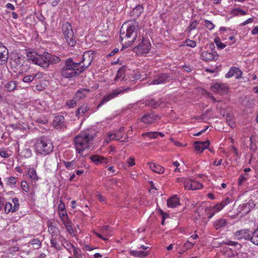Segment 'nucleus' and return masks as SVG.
Here are the masks:
<instances>
[{
	"instance_id": "f257e3e1",
	"label": "nucleus",
	"mask_w": 258,
	"mask_h": 258,
	"mask_svg": "<svg viewBox=\"0 0 258 258\" xmlns=\"http://www.w3.org/2000/svg\"><path fill=\"white\" fill-rule=\"evenodd\" d=\"M138 32L136 26L133 23H124L120 30V39L123 47L127 48L135 41Z\"/></svg>"
},
{
	"instance_id": "f03ea898",
	"label": "nucleus",
	"mask_w": 258,
	"mask_h": 258,
	"mask_svg": "<svg viewBox=\"0 0 258 258\" xmlns=\"http://www.w3.org/2000/svg\"><path fill=\"white\" fill-rule=\"evenodd\" d=\"M80 62H74L71 58H68L65 61L64 66L60 71L61 75L65 78H71L77 76L83 72V68H80Z\"/></svg>"
},
{
	"instance_id": "7ed1b4c3",
	"label": "nucleus",
	"mask_w": 258,
	"mask_h": 258,
	"mask_svg": "<svg viewBox=\"0 0 258 258\" xmlns=\"http://www.w3.org/2000/svg\"><path fill=\"white\" fill-rule=\"evenodd\" d=\"M93 138L89 133H82L74 139V145L76 150L78 154L83 153V151L88 149L90 143Z\"/></svg>"
},
{
	"instance_id": "20e7f679",
	"label": "nucleus",
	"mask_w": 258,
	"mask_h": 258,
	"mask_svg": "<svg viewBox=\"0 0 258 258\" xmlns=\"http://www.w3.org/2000/svg\"><path fill=\"white\" fill-rule=\"evenodd\" d=\"M35 149L37 153L45 156L52 151L53 146L51 143L43 138H41L36 140Z\"/></svg>"
},
{
	"instance_id": "39448f33",
	"label": "nucleus",
	"mask_w": 258,
	"mask_h": 258,
	"mask_svg": "<svg viewBox=\"0 0 258 258\" xmlns=\"http://www.w3.org/2000/svg\"><path fill=\"white\" fill-rule=\"evenodd\" d=\"M49 53L47 52H44L42 54L32 53L29 56V59L31 60L33 63L37 64L44 69H47L49 67L48 58Z\"/></svg>"
},
{
	"instance_id": "423d86ee",
	"label": "nucleus",
	"mask_w": 258,
	"mask_h": 258,
	"mask_svg": "<svg viewBox=\"0 0 258 258\" xmlns=\"http://www.w3.org/2000/svg\"><path fill=\"white\" fill-rule=\"evenodd\" d=\"M62 32L68 44L71 47L74 46L76 43V40L74 37L71 24L69 22L63 24L62 26Z\"/></svg>"
},
{
	"instance_id": "0eeeda50",
	"label": "nucleus",
	"mask_w": 258,
	"mask_h": 258,
	"mask_svg": "<svg viewBox=\"0 0 258 258\" xmlns=\"http://www.w3.org/2000/svg\"><path fill=\"white\" fill-rule=\"evenodd\" d=\"M129 90L130 88H118L115 90H113L111 93L103 97L102 101L98 105V107H100L103 103L109 101L111 99L117 96L118 95L127 92Z\"/></svg>"
},
{
	"instance_id": "6e6552de",
	"label": "nucleus",
	"mask_w": 258,
	"mask_h": 258,
	"mask_svg": "<svg viewBox=\"0 0 258 258\" xmlns=\"http://www.w3.org/2000/svg\"><path fill=\"white\" fill-rule=\"evenodd\" d=\"M94 53L92 51H87L84 53L82 60L79 62L81 64L79 66L80 68H83V72L85 69L88 68L91 64L94 59Z\"/></svg>"
},
{
	"instance_id": "1a4fd4ad",
	"label": "nucleus",
	"mask_w": 258,
	"mask_h": 258,
	"mask_svg": "<svg viewBox=\"0 0 258 258\" xmlns=\"http://www.w3.org/2000/svg\"><path fill=\"white\" fill-rule=\"evenodd\" d=\"M150 48L151 43L149 40L143 37L141 41L134 48V50L143 53L148 52Z\"/></svg>"
},
{
	"instance_id": "9d476101",
	"label": "nucleus",
	"mask_w": 258,
	"mask_h": 258,
	"mask_svg": "<svg viewBox=\"0 0 258 258\" xmlns=\"http://www.w3.org/2000/svg\"><path fill=\"white\" fill-rule=\"evenodd\" d=\"M211 88L213 92L221 95L225 94L228 92L227 85L223 83H216L214 84Z\"/></svg>"
},
{
	"instance_id": "9b49d317",
	"label": "nucleus",
	"mask_w": 258,
	"mask_h": 258,
	"mask_svg": "<svg viewBox=\"0 0 258 258\" xmlns=\"http://www.w3.org/2000/svg\"><path fill=\"white\" fill-rule=\"evenodd\" d=\"M12 203H11L7 202L6 203L5 206V211L6 213H9L10 212H15L19 208V199L18 198H14L12 200Z\"/></svg>"
},
{
	"instance_id": "f8f14e48",
	"label": "nucleus",
	"mask_w": 258,
	"mask_h": 258,
	"mask_svg": "<svg viewBox=\"0 0 258 258\" xmlns=\"http://www.w3.org/2000/svg\"><path fill=\"white\" fill-rule=\"evenodd\" d=\"M218 55L216 52L210 50L203 51L201 54V58L206 61H215L218 59Z\"/></svg>"
},
{
	"instance_id": "ddd939ff",
	"label": "nucleus",
	"mask_w": 258,
	"mask_h": 258,
	"mask_svg": "<svg viewBox=\"0 0 258 258\" xmlns=\"http://www.w3.org/2000/svg\"><path fill=\"white\" fill-rule=\"evenodd\" d=\"M170 77L167 74H162L157 76L151 83V85H160L169 82Z\"/></svg>"
},
{
	"instance_id": "4468645a",
	"label": "nucleus",
	"mask_w": 258,
	"mask_h": 258,
	"mask_svg": "<svg viewBox=\"0 0 258 258\" xmlns=\"http://www.w3.org/2000/svg\"><path fill=\"white\" fill-rule=\"evenodd\" d=\"M253 207L254 204L253 202L249 201L247 203L240 205L238 207L237 210L239 213H242L245 215L247 214Z\"/></svg>"
},
{
	"instance_id": "2eb2a0df",
	"label": "nucleus",
	"mask_w": 258,
	"mask_h": 258,
	"mask_svg": "<svg viewBox=\"0 0 258 258\" xmlns=\"http://www.w3.org/2000/svg\"><path fill=\"white\" fill-rule=\"evenodd\" d=\"M22 58L19 54L13 53L10 59V62L12 68H16L22 64Z\"/></svg>"
},
{
	"instance_id": "dca6fc26",
	"label": "nucleus",
	"mask_w": 258,
	"mask_h": 258,
	"mask_svg": "<svg viewBox=\"0 0 258 258\" xmlns=\"http://www.w3.org/2000/svg\"><path fill=\"white\" fill-rule=\"evenodd\" d=\"M9 58L8 49L0 42V65L5 63Z\"/></svg>"
},
{
	"instance_id": "f3484780",
	"label": "nucleus",
	"mask_w": 258,
	"mask_h": 258,
	"mask_svg": "<svg viewBox=\"0 0 258 258\" xmlns=\"http://www.w3.org/2000/svg\"><path fill=\"white\" fill-rule=\"evenodd\" d=\"M158 118V115L154 113L146 114L142 117L141 120L144 123L150 124L155 122Z\"/></svg>"
},
{
	"instance_id": "a211bd4d",
	"label": "nucleus",
	"mask_w": 258,
	"mask_h": 258,
	"mask_svg": "<svg viewBox=\"0 0 258 258\" xmlns=\"http://www.w3.org/2000/svg\"><path fill=\"white\" fill-rule=\"evenodd\" d=\"M53 126L56 128L61 129L65 126L64 118L61 115H57L54 117L53 122Z\"/></svg>"
},
{
	"instance_id": "6ab92c4d",
	"label": "nucleus",
	"mask_w": 258,
	"mask_h": 258,
	"mask_svg": "<svg viewBox=\"0 0 258 258\" xmlns=\"http://www.w3.org/2000/svg\"><path fill=\"white\" fill-rule=\"evenodd\" d=\"M210 145V141L207 140L205 142H196L194 143L195 150L200 153L203 152Z\"/></svg>"
},
{
	"instance_id": "aec40b11",
	"label": "nucleus",
	"mask_w": 258,
	"mask_h": 258,
	"mask_svg": "<svg viewBox=\"0 0 258 258\" xmlns=\"http://www.w3.org/2000/svg\"><path fill=\"white\" fill-rule=\"evenodd\" d=\"M43 78V74L42 73L38 72L35 74L27 76L24 77L23 81L25 83H30L34 80H37L41 79Z\"/></svg>"
},
{
	"instance_id": "412c9836",
	"label": "nucleus",
	"mask_w": 258,
	"mask_h": 258,
	"mask_svg": "<svg viewBox=\"0 0 258 258\" xmlns=\"http://www.w3.org/2000/svg\"><path fill=\"white\" fill-rule=\"evenodd\" d=\"M234 235L237 239H248L250 240L251 235L249 234V230L243 229L235 232Z\"/></svg>"
},
{
	"instance_id": "4be33fe9",
	"label": "nucleus",
	"mask_w": 258,
	"mask_h": 258,
	"mask_svg": "<svg viewBox=\"0 0 258 258\" xmlns=\"http://www.w3.org/2000/svg\"><path fill=\"white\" fill-rule=\"evenodd\" d=\"M242 72L237 67H233L231 68L230 71L226 74L225 77L227 78H230L232 77L235 76L236 79L241 77Z\"/></svg>"
},
{
	"instance_id": "5701e85b",
	"label": "nucleus",
	"mask_w": 258,
	"mask_h": 258,
	"mask_svg": "<svg viewBox=\"0 0 258 258\" xmlns=\"http://www.w3.org/2000/svg\"><path fill=\"white\" fill-rule=\"evenodd\" d=\"M179 205V200L176 196H173L167 200L168 207L174 208Z\"/></svg>"
},
{
	"instance_id": "b1692460",
	"label": "nucleus",
	"mask_w": 258,
	"mask_h": 258,
	"mask_svg": "<svg viewBox=\"0 0 258 258\" xmlns=\"http://www.w3.org/2000/svg\"><path fill=\"white\" fill-rule=\"evenodd\" d=\"M150 168L155 173L162 174L164 172L165 169L160 165L156 164L154 163H149Z\"/></svg>"
},
{
	"instance_id": "393cba45",
	"label": "nucleus",
	"mask_w": 258,
	"mask_h": 258,
	"mask_svg": "<svg viewBox=\"0 0 258 258\" xmlns=\"http://www.w3.org/2000/svg\"><path fill=\"white\" fill-rule=\"evenodd\" d=\"M123 134H119L117 132L114 134H110L108 136V138H109V140L107 139L106 142L109 143L111 140H116L120 141V142H125L126 140L124 139L123 140H121L123 138Z\"/></svg>"
},
{
	"instance_id": "a878e982",
	"label": "nucleus",
	"mask_w": 258,
	"mask_h": 258,
	"mask_svg": "<svg viewBox=\"0 0 258 258\" xmlns=\"http://www.w3.org/2000/svg\"><path fill=\"white\" fill-rule=\"evenodd\" d=\"M48 231L51 234V237L58 236L59 235V231L58 228L50 223L48 225Z\"/></svg>"
},
{
	"instance_id": "bb28decb",
	"label": "nucleus",
	"mask_w": 258,
	"mask_h": 258,
	"mask_svg": "<svg viewBox=\"0 0 258 258\" xmlns=\"http://www.w3.org/2000/svg\"><path fill=\"white\" fill-rule=\"evenodd\" d=\"M130 254L134 256L138 257H144L149 255V252L148 251H144L143 250H133L130 251Z\"/></svg>"
},
{
	"instance_id": "cd10ccee",
	"label": "nucleus",
	"mask_w": 258,
	"mask_h": 258,
	"mask_svg": "<svg viewBox=\"0 0 258 258\" xmlns=\"http://www.w3.org/2000/svg\"><path fill=\"white\" fill-rule=\"evenodd\" d=\"M227 223V222L225 219L220 218L215 221L214 226L216 229L218 230L225 227Z\"/></svg>"
},
{
	"instance_id": "c85d7f7f",
	"label": "nucleus",
	"mask_w": 258,
	"mask_h": 258,
	"mask_svg": "<svg viewBox=\"0 0 258 258\" xmlns=\"http://www.w3.org/2000/svg\"><path fill=\"white\" fill-rule=\"evenodd\" d=\"M91 159L96 164L107 163L108 162L106 158L99 155H94L91 157Z\"/></svg>"
},
{
	"instance_id": "c756f323",
	"label": "nucleus",
	"mask_w": 258,
	"mask_h": 258,
	"mask_svg": "<svg viewBox=\"0 0 258 258\" xmlns=\"http://www.w3.org/2000/svg\"><path fill=\"white\" fill-rule=\"evenodd\" d=\"M89 92L90 90L89 89H81L77 92L75 98L79 99L84 98L86 96V93Z\"/></svg>"
},
{
	"instance_id": "7c9ffc66",
	"label": "nucleus",
	"mask_w": 258,
	"mask_h": 258,
	"mask_svg": "<svg viewBox=\"0 0 258 258\" xmlns=\"http://www.w3.org/2000/svg\"><path fill=\"white\" fill-rule=\"evenodd\" d=\"M28 175L30 178L33 181H37L39 177L36 173V171L34 168H30L28 170Z\"/></svg>"
},
{
	"instance_id": "2f4dec72",
	"label": "nucleus",
	"mask_w": 258,
	"mask_h": 258,
	"mask_svg": "<svg viewBox=\"0 0 258 258\" xmlns=\"http://www.w3.org/2000/svg\"><path fill=\"white\" fill-rule=\"evenodd\" d=\"M57 241H58V236L51 237L50 242L52 247H54L57 250H61V247L60 244L58 243Z\"/></svg>"
},
{
	"instance_id": "473e14b6",
	"label": "nucleus",
	"mask_w": 258,
	"mask_h": 258,
	"mask_svg": "<svg viewBox=\"0 0 258 258\" xmlns=\"http://www.w3.org/2000/svg\"><path fill=\"white\" fill-rule=\"evenodd\" d=\"M87 105L83 104L82 105H81L78 108L76 113V115L78 117L82 116L87 111Z\"/></svg>"
},
{
	"instance_id": "72a5a7b5",
	"label": "nucleus",
	"mask_w": 258,
	"mask_h": 258,
	"mask_svg": "<svg viewBox=\"0 0 258 258\" xmlns=\"http://www.w3.org/2000/svg\"><path fill=\"white\" fill-rule=\"evenodd\" d=\"M250 240L252 243L258 245V226L257 228L251 235Z\"/></svg>"
},
{
	"instance_id": "f704fd0d",
	"label": "nucleus",
	"mask_w": 258,
	"mask_h": 258,
	"mask_svg": "<svg viewBox=\"0 0 258 258\" xmlns=\"http://www.w3.org/2000/svg\"><path fill=\"white\" fill-rule=\"evenodd\" d=\"M101 230L104 236H111L112 235V231L108 226L104 225L102 226Z\"/></svg>"
},
{
	"instance_id": "c9c22d12",
	"label": "nucleus",
	"mask_w": 258,
	"mask_h": 258,
	"mask_svg": "<svg viewBox=\"0 0 258 258\" xmlns=\"http://www.w3.org/2000/svg\"><path fill=\"white\" fill-rule=\"evenodd\" d=\"M125 68L122 67L117 71V74L114 78V81H117L119 78L124 79Z\"/></svg>"
},
{
	"instance_id": "e433bc0d",
	"label": "nucleus",
	"mask_w": 258,
	"mask_h": 258,
	"mask_svg": "<svg viewBox=\"0 0 258 258\" xmlns=\"http://www.w3.org/2000/svg\"><path fill=\"white\" fill-rule=\"evenodd\" d=\"M143 7L142 5L137 6L133 10V14L136 17H139L143 11Z\"/></svg>"
},
{
	"instance_id": "4c0bfd02",
	"label": "nucleus",
	"mask_w": 258,
	"mask_h": 258,
	"mask_svg": "<svg viewBox=\"0 0 258 258\" xmlns=\"http://www.w3.org/2000/svg\"><path fill=\"white\" fill-rule=\"evenodd\" d=\"M49 58H48V63L50 64H56L60 61V58L57 56L51 55L49 53Z\"/></svg>"
},
{
	"instance_id": "58836bf2",
	"label": "nucleus",
	"mask_w": 258,
	"mask_h": 258,
	"mask_svg": "<svg viewBox=\"0 0 258 258\" xmlns=\"http://www.w3.org/2000/svg\"><path fill=\"white\" fill-rule=\"evenodd\" d=\"M17 87L16 81H11L6 84L5 87L8 91L14 90Z\"/></svg>"
},
{
	"instance_id": "ea45409f",
	"label": "nucleus",
	"mask_w": 258,
	"mask_h": 258,
	"mask_svg": "<svg viewBox=\"0 0 258 258\" xmlns=\"http://www.w3.org/2000/svg\"><path fill=\"white\" fill-rule=\"evenodd\" d=\"M5 180L6 182L7 185L9 186L15 185L17 181V179L15 177L13 176L6 178Z\"/></svg>"
},
{
	"instance_id": "a19ab883",
	"label": "nucleus",
	"mask_w": 258,
	"mask_h": 258,
	"mask_svg": "<svg viewBox=\"0 0 258 258\" xmlns=\"http://www.w3.org/2000/svg\"><path fill=\"white\" fill-rule=\"evenodd\" d=\"M191 186L190 187V189L191 190H196L198 189H200L202 187V184L197 181L191 180Z\"/></svg>"
},
{
	"instance_id": "79ce46f5",
	"label": "nucleus",
	"mask_w": 258,
	"mask_h": 258,
	"mask_svg": "<svg viewBox=\"0 0 258 258\" xmlns=\"http://www.w3.org/2000/svg\"><path fill=\"white\" fill-rule=\"evenodd\" d=\"M63 164L65 167L68 169H73L76 167V163L74 160L71 162L64 161Z\"/></svg>"
},
{
	"instance_id": "37998d69",
	"label": "nucleus",
	"mask_w": 258,
	"mask_h": 258,
	"mask_svg": "<svg viewBox=\"0 0 258 258\" xmlns=\"http://www.w3.org/2000/svg\"><path fill=\"white\" fill-rule=\"evenodd\" d=\"M214 42L215 43L218 48L219 49H223L226 47V45L221 42L220 39L219 37H216L214 39Z\"/></svg>"
},
{
	"instance_id": "c03bdc74",
	"label": "nucleus",
	"mask_w": 258,
	"mask_h": 258,
	"mask_svg": "<svg viewBox=\"0 0 258 258\" xmlns=\"http://www.w3.org/2000/svg\"><path fill=\"white\" fill-rule=\"evenodd\" d=\"M144 137H148L150 139H156L157 138V133L155 132H148L143 133L142 135Z\"/></svg>"
},
{
	"instance_id": "a18cd8bd",
	"label": "nucleus",
	"mask_w": 258,
	"mask_h": 258,
	"mask_svg": "<svg viewBox=\"0 0 258 258\" xmlns=\"http://www.w3.org/2000/svg\"><path fill=\"white\" fill-rule=\"evenodd\" d=\"M74 256L75 258H81V251L79 248L74 247L73 249Z\"/></svg>"
},
{
	"instance_id": "49530a36",
	"label": "nucleus",
	"mask_w": 258,
	"mask_h": 258,
	"mask_svg": "<svg viewBox=\"0 0 258 258\" xmlns=\"http://www.w3.org/2000/svg\"><path fill=\"white\" fill-rule=\"evenodd\" d=\"M233 15L234 16H237L238 15H245L247 14V13L244 11H243L241 9H235V10H234L233 11Z\"/></svg>"
},
{
	"instance_id": "de8ad7c7",
	"label": "nucleus",
	"mask_w": 258,
	"mask_h": 258,
	"mask_svg": "<svg viewBox=\"0 0 258 258\" xmlns=\"http://www.w3.org/2000/svg\"><path fill=\"white\" fill-rule=\"evenodd\" d=\"M77 104V102L74 99L69 100L66 102V105L69 108H73L75 107Z\"/></svg>"
},
{
	"instance_id": "09e8293b",
	"label": "nucleus",
	"mask_w": 258,
	"mask_h": 258,
	"mask_svg": "<svg viewBox=\"0 0 258 258\" xmlns=\"http://www.w3.org/2000/svg\"><path fill=\"white\" fill-rule=\"evenodd\" d=\"M248 179V175H241L238 178V184L241 185L245 181Z\"/></svg>"
},
{
	"instance_id": "8fccbe9b",
	"label": "nucleus",
	"mask_w": 258,
	"mask_h": 258,
	"mask_svg": "<svg viewBox=\"0 0 258 258\" xmlns=\"http://www.w3.org/2000/svg\"><path fill=\"white\" fill-rule=\"evenodd\" d=\"M184 186L185 189L191 190L190 187L191 186V179H186L184 181Z\"/></svg>"
},
{
	"instance_id": "3c124183",
	"label": "nucleus",
	"mask_w": 258,
	"mask_h": 258,
	"mask_svg": "<svg viewBox=\"0 0 258 258\" xmlns=\"http://www.w3.org/2000/svg\"><path fill=\"white\" fill-rule=\"evenodd\" d=\"M21 185L22 188L23 189V190L24 191H25L26 192H29V186H28L27 183L26 181H22Z\"/></svg>"
},
{
	"instance_id": "603ef678",
	"label": "nucleus",
	"mask_w": 258,
	"mask_h": 258,
	"mask_svg": "<svg viewBox=\"0 0 258 258\" xmlns=\"http://www.w3.org/2000/svg\"><path fill=\"white\" fill-rule=\"evenodd\" d=\"M205 26L207 27V29H208L210 30H212L215 27V25L211 21L209 20H205Z\"/></svg>"
},
{
	"instance_id": "864d4df0",
	"label": "nucleus",
	"mask_w": 258,
	"mask_h": 258,
	"mask_svg": "<svg viewBox=\"0 0 258 258\" xmlns=\"http://www.w3.org/2000/svg\"><path fill=\"white\" fill-rule=\"evenodd\" d=\"M36 122L38 123H41L42 124H45L48 122V120L45 117H40L39 118H38L36 119Z\"/></svg>"
},
{
	"instance_id": "5fc2aeb1",
	"label": "nucleus",
	"mask_w": 258,
	"mask_h": 258,
	"mask_svg": "<svg viewBox=\"0 0 258 258\" xmlns=\"http://www.w3.org/2000/svg\"><path fill=\"white\" fill-rule=\"evenodd\" d=\"M157 102L153 99H151L146 101V105L150 106H154L157 105Z\"/></svg>"
},
{
	"instance_id": "6e6d98bb",
	"label": "nucleus",
	"mask_w": 258,
	"mask_h": 258,
	"mask_svg": "<svg viewBox=\"0 0 258 258\" xmlns=\"http://www.w3.org/2000/svg\"><path fill=\"white\" fill-rule=\"evenodd\" d=\"M198 24L199 23L197 20L194 21L190 25L188 28L189 31L195 29L197 28V26L198 25Z\"/></svg>"
},
{
	"instance_id": "4d7b16f0",
	"label": "nucleus",
	"mask_w": 258,
	"mask_h": 258,
	"mask_svg": "<svg viewBox=\"0 0 258 258\" xmlns=\"http://www.w3.org/2000/svg\"><path fill=\"white\" fill-rule=\"evenodd\" d=\"M64 247L66 248L70 252H71V249H74L75 247V245L72 243L68 242H66V245H64Z\"/></svg>"
},
{
	"instance_id": "13d9d810",
	"label": "nucleus",
	"mask_w": 258,
	"mask_h": 258,
	"mask_svg": "<svg viewBox=\"0 0 258 258\" xmlns=\"http://www.w3.org/2000/svg\"><path fill=\"white\" fill-rule=\"evenodd\" d=\"M126 162L128 166L132 167L135 165V159L134 158L131 157L127 159Z\"/></svg>"
},
{
	"instance_id": "bf43d9fd",
	"label": "nucleus",
	"mask_w": 258,
	"mask_h": 258,
	"mask_svg": "<svg viewBox=\"0 0 258 258\" xmlns=\"http://www.w3.org/2000/svg\"><path fill=\"white\" fill-rule=\"evenodd\" d=\"M186 45L191 47H195L196 46V43L194 40H187L186 41Z\"/></svg>"
},
{
	"instance_id": "052dcab7",
	"label": "nucleus",
	"mask_w": 258,
	"mask_h": 258,
	"mask_svg": "<svg viewBox=\"0 0 258 258\" xmlns=\"http://www.w3.org/2000/svg\"><path fill=\"white\" fill-rule=\"evenodd\" d=\"M224 207L222 205L221 203H220L217 204L214 207L215 212H219L221 210H222Z\"/></svg>"
},
{
	"instance_id": "680f3d73",
	"label": "nucleus",
	"mask_w": 258,
	"mask_h": 258,
	"mask_svg": "<svg viewBox=\"0 0 258 258\" xmlns=\"http://www.w3.org/2000/svg\"><path fill=\"white\" fill-rule=\"evenodd\" d=\"M194 245H195V243H192V242H190L187 241V242H186L184 244L183 246L186 249H188L192 248Z\"/></svg>"
},
{
	"instance_id": "e2e57ef3",
	"label": "nucleus",
	"mask_w": 258,
	"mask_h": 258,
	"mask_svg": "<svg viewBox=\"0 0 258 258\" xmlns=\"http://www.w3.org/2000/svg\"><path fill=\"white\" fill-rule=\"evenodd\" d=\"M58 210H59V212H63V211H65V209H66L65 205L62 202V201H60V203H59V204L58 205Z\"/></svg>"
},
{
	"instance_id": "0e129e2a",
	"label": "nucleus",
	"mask_w": 258,
	"mask_h": 258,
	"mask_svg": "<svg viewBox=\"0 0 258 258\" xmlns=\"http://www.w3.org/2000/svg\"><path fill=\"white\" fill-rule=\"evenodd\" d=\"M62 222L66 228L68 227V226H70L72 225L71 221L69 219L68 217H67L65 219H62Z\"/></svg>"
},
{
	"instance_id": "69168bd1",
	"label": "nucleus",
	"mask_w": 258,
	"mask_h": 258,
	"mask_svg": "<svg viewBox=\"0 0 258 258\" xmlns=\"http://www.w3.org/2000/svg\"><path fill=\"white\" fill-rule=\"evenodd\" d=\"M0 156L3 158H8L10 155L6 151L0 150Z\"/></svg>"
},
{
	"instance_id": "338daca9",
	"label": "nucleus",
	"mask_w": 258,
	"mask_h": 258,
	"mask_svg": "<svg viewBox=\"0 0 258 258\" xmlns=\"http://www.w3.org/2000/svg\"><path fill=\"white\" fill-rule=\"evenodd\" d=\"M224 243L228 245L233 246H236L237 245H239V244L237 242L232 241L231 240H227L226 242H225Z\"/></svg>"
},
{
	"instance_id": "774afa93",
	"label": "nucleus",
	"mask_w": 258,
	"mask_h": 258,
	"mask_svg": "<svg viewBox=\"0 0 258 258\" xmlns=\"http://www.w3.org/2000/svg\"><path fill=\"white\" fill-rule=\"evenodd\" d=\"M231 201V199H230L229 198H226L224 200H223L221 203H222V205H223V206L225 207V206L229 204Z\"/></svg>"
}]
</instances>
